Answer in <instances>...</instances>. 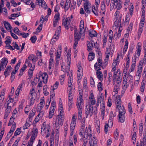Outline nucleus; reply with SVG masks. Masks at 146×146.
<instances>
[{"label": "nucleus", "mask_w": 146, "mask_h": 146, "mask_svg": "<svg viewBox=\"0 0 146 146\" xmlns=\"http://www.w3.org/2000/svg\"><path fill=\"white\" fill-rule=\"evenodd\" d=\"M113 2L110 5V10L112 11L113 9H117V10L115 12L114 16L116 17H119L120 12L119 10L122 7V2L121 0H111Z\"/></svg>", "instance_id": "2"}, {"label": "nucleus", "mask_w": 146, "mask_h": 146, "mask_svg": "<svg viewBox=\"0 0 146 146\" xmlns=\"http://www.w3.org/2000/svg\"><path fill=\"white\" fill-rule=\"evenodd\" d=\"M127 74L125 75L123 78V84H124V86H125V85L127 84V82L128 81V77H127Z\"/></svg>", "instance_id": "53"}, {"label": "nucleus", "mask_w": 146, "mask_h": 146, "mask_svg": "<svg viewBox=\"0 0 146 146\" xmlns=\"http://www.w3.org/2000/svg\"><path fill=\"white\" fill-rule=\"evenodd\" d=\"M137 57L135 54L132 58V64L131 67L129 71V72L131 73L134 70L135 67V64L136 63V59Z\"/></svg>", "instance_id": "13"}, {"label": "nucleus", "mask_w": 146, "mask_h": 146, "mask_svg": "<svg viewBox=\"0 0 146 146\" xmlns=\"http://www.w3.org/2000/svg\"><path fill=\"white\" fill-rule=\"evenodd\" d=\"M137 54L138 56H139L140 55V52L141 50V47L140 45V43L139 42L137 44Z\"/></svg>", "instance_id": "34"}, {"label": "nucleus", "mask_w": 146, "mask_h": 146, "mask_svg": "<svg viewBox=\"0 0 146 146\" xmlns=\"http://www.w3.org/2000/svg\"><path fill=\"white\" fill-rule=\"evenodd\" d=\"M141 146H146V129L144 133V137L141 141Z\"/></svg>", "instance_id": "30"}, {"label": "nucleus", "mask_w": 146, "mask_h": 146, "mask_svg": "<svg viewBox=\"0 0 146 146\" xmlns=\"http://www.w3.org/2000/svg\"><path fill=\"white\" fill-rule=\"evenodd\" d=\"M143 27L139 26V28L138 29V32H137V34H138V38H139L140 37L141 35V33L142 32L143 30Z\"/></svg>", "instance_id": "42"}, {"label": "nucleus", "mask_w": 146, "mask_h": 146, "mask_svg": "<svg viewBox=\"0 0 146 146\" xmlns=\"http://www.w3.org/2000/svg\"><path fill=\"white\" fill-rule=\"evenodd\" d=\"M77 78L79 80H81L83 75V72L77 70Z\"/></svg>", "instance_id": "52"}, {"label": "nucleus", "mask_w": 146, "mask_h": 146, "mask_svg": "<svg viewBox=\"0 0 146 146\" xmlns=\"http://www.w3.org/2000/svg\"><path fill=\"white\" fill-rule=\"evenodd\" d=\"M31 122H30L29 123V122H27V121L26 122V123L23 126V129H28L30 126V123Z\"/></svg>", "instance_id": "59"}, {"label": "nucleus", "mask_w": 146, "mask_h": 146, "mask_svg": "<svg viewBox=\"0 0 146 146\" xmlns=\"http://www.w3.org/2000/svg\"><path fill=\"white\" fill-rule=\"evenodd\" d=\"M98 8V6L96 5L93 6L92 7V12L96 16H98V15L99 10Z\"/></svg>", "instance_id": "31"}, {"label": "nucleus", "mask_w": 146, "mask_h": 146, "mask_svg": "<svg viewBox=\"0 0 146 146\" xmlns=\"http://www.w3.org/2000/svg\"><path fill=\"white\" fill-rule=\"evenodd\" d=\"M125 44L123 51V52L124 53H125L126 52L128 47V41L127 40L125 41Z\"/></svg>", "instance_id": "50"}, {"label": "nucleus", "mask_w": 146, "mask_h": 146, "mask_svg": "<svg viewBox=\"0 0 146 146\" xmlns=\"http://www.w3.org/2000/svg\"><path fill=\"white\" fill-rule=\"evenodd\" d=\"M95 57V54L93 52H91L88 55V60L91 61L94 59Z\"/></svg>", "instance_id": "46"}, {"label": "nucleus", "mask_w": 146, "mask_h": 146, "mask_svg": "<svg viewBox=\"0 0 146 146\" xmlns=\"http://www.w3.org/2000/svg\"><path fill=\"white\" fill-rule=\"evenodd\" d=\"M70 0H66L64 7V8L66 10H67L70 7Z\"/></svg>", "instance_id": "38"}, {"label": "nucleus", "mask_w": 146, "mask_h": 146, "mask_svg": "<svg viewBox=\"0 0 146 146\" xmlns=\"http://www.w3.org/2000/svg\"><path fill=\"white\" fill-rule=\"evenodd\" d=\"M99 104H100L102 119L103 120L104 119L105 114V105L104 96L102 94H100L98 95L96 104V107H98Z\"/></svg>", "instance_id": "1"}, {"label": "nucleus", "mask_w": 146, "mask_h": 146, "mask_svg": "<svg viewBox=\"0 0 146 146\" xmlns=\"http://www.w3.org/2000/svg\"><path fill=\"white\" fill-rule=\"evenodd\" d=\"M121 101L120 97L119 96L116 98V110L119 111L118 115L125 114V110L123 106L121 105Z\"/></svg>", "instance_id": "4"}, {"label": "nucleus", "mask_w": 146, "mask_h": 146, "mask_svg": "<svg viewBox=\"0 0 146 146\" xmlns=\"http://www.w3.org/2000/svg\"><path fill=\"white\" fill-rule=\"evenodd\" d=\"M118 73L119 74H120V72L119 71V70L118 69L116 72H114V74L113 75V81H115V80H117L116 79V76L117 74V73Z\"/></svg>", "instance_id": "58"}, {"label": "nucleus", "mask_w": 146, "mask_h": 146, "mask_svg": "<svg viewBox=\"0 0 146 146\" xmlns=\"http://www.w3.org/2000/svg\"><path fill=\"white\" fill-rule=\"evenodd\" d=\"M61 29L60 26L58 27L56 30V31L55 34L53 36V38H54L55 39L57 40L59 38V35L60 33Z\"/></svg>", "instance_id": "22"}, {"label": "nucleus", "mask_w": 146, "mask_h": 146, "mask_svg": "<svg viewBox=\"0 0 146 146\" xmlns=\"http://www.w3.org/2000/svg\"><path fill=\"white\" fill-rule=\"evenodd\" d=\"M22 86L23 84H21L19 85L18 87L17 88V89L15 92L16 95L17 96H18L19 95L20 91L22 88Z\"/></svg>", "instance_id": "47"}, {"label": "nucleus", "mask_w": 146, "mask_h": 146, "mask_svg": "<svg viewBox=\"0 0 146 146\" xmlns=\"http://www.w3.org/2000/svg\"><path fill=\"white\" fill-rule=\"evenodd\" d=\"M64 119V117L60 116V115L59 114L57 116L55 123H57L60 124V126H61L63 124Z\"/></svg>", "instance_id": "18"}, {"label": "nucleus", "mask_w": 146, "mask_h": 146, "mask_svg": "<svg viewBox=\"0 0 146 146\" xmlns=\"http://www.w3.org/2000/svg\"><path fill=\"white\" fill-rule=\"evenodd\" d=\"M15 73H16L14 71H13L11 73V82H12L15 78Z\"/></svg>", "instance_id": "64"}, {"label": "nucleus", "mask_w": 146, "mask_h": 146, "mask_svg": "<svg viewBox=\"0 0 146 146\" xmlns=\"http://www.w3.org/2000/svg\"><path fill=\"white\" fill-rule=\"evenodd\" d=\"M65 76V74H63L60 76H59V79L60 81V84L62 85L63 83V82L64 80V77Z\"/></svg>", "instance_id": "51"}, {"label": "nucleus", "mask_w": 146, "mask_h": 146, "mask_svg": "<svg viewBox=\"0 0 146 146\" xmlns=\"http://www.w3.org/2000/svg\"><path fill=\"white\" fill-rule=\"evenodd\" d=\"M12 67L11 66H8L6 68L4 72V74L5 77H7L9 75L10 70L11 69Z\"/></svg>", "instance_id": "32"}, {"label": "nucleus", "mask_w": 146, "mask_h": 146, "mask_svg": "<svg viewBox=\"0 0 146 146\" xmlns=\"http://www.w3.org/2000/svg\"><path fill=\"white\" fill-rule=\"evenodd\" d=\"M142 69L143 67L139 66H138V70H137V73L138 75L139 76L141 75Z\"/></svg>", "instance_id": "54"}, {"label": "nucleus", "mask_w": 146, "mask_h": 146, "mask_svg": "<svg viewBox=\"0 0 146 146\" xmlns=\"http://www.w3.org/2000/svg\"><path fill=\"white\" fill-rule=\"evenodd\" d=\"M16 128V123H14V124L12 126L11 128L10 131L9 133H8L6 138H9L12 135L13 133V131H14Z\"/></svg>", "instance_id": "21"}, {"label": "nucleus", "mask_w": 146, "mask_h": 146, "mask_svg": "<svg viewBox=\"0 0 146 146\" xmlns=\"http://www.w3.org/2000/svg\"><path fill=\"white\" fill-rule=\"evenodd\" d=\"M71 50H68L67 52V64L66 66V72L67 73L69 72L70 69V64L71 61V55L70 54Z\"/></svg>", "instance_id": "10"}, {"label": "nucleus", "mask_w": 146, "mask_h": 146, "mask_svg": "<svg viewBox=\"0 0 146 146\" xmlns=\"http://www.w3.org/2000/svg\"><path fill=\"white\" fill-rule=\"evenodd\" d=\"M143 123H141L139 124V133H140L141 135H142V131L143 130Z\"/></svg>", "instance_id": "56"}, {"label": "nucleus", "mask_w": 146, "mask_h": 146, "mask_svg": "<svg viewBox=\"0 0 146 146\" xmlns=\"http://www.w3.org/2000/svg\"><path fill=\"white\" fill-rule=\"evenodd\" d=\"M3 23L5 28L8 31L10 32L11 31V29L12 27L9 23L6 21H4Z\"/></svg>", "instance_id": "27"}, {"label": "nucleus", "mask_w": 146, "mask_h": 146, "mask_svg": "<svg viewBox=\"0 0 146 146\" xmlns=\"http://www.w3.org/2000/svg\"><path fill=\"white\" fill-rule=\"evenodd\" d=\"M8 62V61L7 58H4L1 59L0 65L3 69L5 68Z\"/></svg>", "instance_id": "17"}, {"label": "nucleus", "mask_w": 146, "mask_h": 146, "mask_svg": "<svg viewBox=\"0 0 146 146\" xmlns=\"http://www.w3.org/2000/svg\"><path fill=\"white\" fill-rule=\"evenodd\" d=\"M90 146H97V141L95 137H93L89 141Z\"/></svg>", "instance_id": "23"}, {"label": "nucleus", "mask_w": 146, "mask_h": 146, "mask_svg": "<svg viewBox=\"0 0 146 146\" xmlns=\"http://www.w3.org/2000/svg\"><path fill=\"white\" fill-rule=\"evenodd\" d=\"M73 97L72 96L69 98V100L68 101V111H70L71 109L72 108V105L73 104L72 99Z\"/></svg>", "instance_id": "33"}, {"label": "nucleus", "mask_w": 146, "mask_h": 146, "mask_svg": "<svg viewBox=\"0 0 146 146\" xmlns=\"http://www.w3.org/2000/svg\"><path fill=\"white\" fill-rule=\"evenodd\" d=\"M101 7V9L102 11V17L101 19V20L103 22V23H104V15H105V12L106 11V6L104 1H102Z\"/></svg>", "instance_id": "14"}, {"label": "nucleus", "mask_w": 146, "mask_h": 146, "mask_svg": "<svg viewBox=\"0 0 146 146\" xmlns=\"http://www.w3.org/2000/svg\"><path fill=\"white\" fill-rule=\"evenodd\" d=\"M48 77V76L47 74L45 72H44L42 74L41 76H39V78H41L43 80V82L46 84L47 82Z\"/></svg>", "instance_id": "20"}, {"label": "nucleus", "mask_w": 146, "mask_h": 146, "mask_svg": "<svg viewBox=\"0 0 146 146\" xmlns=\"http://www.w3.org/2000/svg\"><path fill=\"white\" fill-rule=\"evenodd\" d=\"M109 58H106V57L105 59H104V63H103V65L104 67H105L107 65L108 61V59Z\"/></svg>", "instance_id": "63"}, {"label": "nucleus", "mask_w": 146, "mask_h": 146, "mask_svg": "<svg viewBox=\"0 0 146 146\" xmlns=\"http://www.w3.org/2000/svg\"><path fill=\"white\" fill-rule=\"evenodd\" d=\"M40 102L39 104L42 106L43 107L45 103L44 97H41L40 99Z\"/></svg>", "instance_id": "49"}, {"label": "nucleus", "mask_w": 146, "mask_h": 146, "mask_svg": "<svg viewBox=\"0 0 146 146\" xmlns=\"http://www.w3.org/2000/svg\"><path fill=\"white\" fill-rule=\"evenodd\" d=\"M74 45H77L78 44V41L80 39H81V38L80 37H79L78 36H75L74 37Z\"/></svg>", "instance_id": "48"}, {"label": "nucleus", "mask_w": 146, "mask_h": 146, "mask_svg": "<svg viewBox=\"0 0 146 146\" xmlns=\"http://www.w3.org/2000/svg\"><path fill=\"white\" fill-rule=\"evenodd\" d=\"M125 114L118 115V117L119 118V121L120 122L123 123L125 120Z\"/></svg>", "instance_id": "39"}, {"label": "nucleus", "mask_w": 146, "mask_h": 146, "mask_svg": "<svg viewBox=\"0 0 146 146\" xmlns=\"http://www.w3.org/2000/svg\"><path fill=\"white\" fill-rule=\"evenodd\" d=\"M76 106L78 110V118L79 120H80L82 118V109L84 107L83 99L77 98Z\"/></svg>", "instance_id": "5"}, {"label": "nucleus", "mask_w": 146, "mask_h": 146, "mask_svg": "<svg viewBox=\"0 0 146 146\" xmlns=\"http://www.w3.org/2000/svg\"><path fill=\"white\" fill-rule=\"evenodd\" d=\"M97 61L98 64L97 63V66L98 67V66H99V67L100 68V67H102L103 69H104V67L103 65V63H102V60L101 59L99 58L98 59Z\"/></svg>", "instance_id": "43"}, {"label": "nucleus", "mask_w": 146, "mask_h": 146, "mask_svg": "<svg viewBox=\"0 0 146 146\" xmlns=\"http://www.w3.org/2000/svg\"><path fill=\"white\" fill-rule=\"evenodd\" d=\"M91 4L88 0H86L84 3V7L85 11L88 13H90L91 12L90 9L91 7Z\"/></svg>", "instance_id": "12"}, {"label": "nucleus", "mask_w": 146, "mask_h": 146, "mask_svg": "<svg viewBox=\"0 0 146 146\" xmlns=\"http://www.w3.org/2000/svg\"><path fill=\"white\" fill-rule=\"evenodd\" d=\"M97 108L96 106L93 107V106L86 105L85 109L86 117L87 118L89 115L90 117L92 116L93 113H94L95 115H96L97 113Z\"/></svg>", "instance_id": "6"}, {"label": "nucleus", "mask_w": 146, "mask_h": 146, "mask_svg": "<svg viewBox=\"0 0 146 146\" xmlns=\"http://www.w3.org/2000/svg\"><path fill=\"white\" fill-rule=\"evenodd\" d=\"M97 62H96L94 65L95 69L97 70L96 72V74L98 78L100 81L102 82V81L103 79V75L102 72L100 71V67L97 66Z\"/></svg>", "instance_id": "9"}, {"label": "nucleus", "mask_w": 146, "mask_h": 146, "mask_svg": "<svg viewBox=\"0 0 146 146\" xmlns=\"http://www.w3.org/2000/svg\"><path fill=\"white\" fill-rule=\"evenodd\" d=\"M89 35L91 37H96L97 35V33L95 31L90 30L89 31Z\"/></svg>", "instance_id": "35"}, {"label": "nucleus", "mask_w": 146, "mask_h": 146, "mask_svg": "<svg viewBox=\"0 0 146 146\" xmlns=\"http://www.w3.org/2000/svg\"><path fill=\"white\" fill-rule=\"evenodd\" d=\"M85 31L84 28H80L79 33L76 35V36H78L79 37H80L81 40H83L85 36Z\"/></svg>", "instance_id": "15"}, {"label": "nucleus", "mask_w": 146, "mask_h": 146, "mask_svg": "<svg viewBox=\"0 0 146 146\" xmlns=\"http://www.w3.org/2000/svg\"><path fill=\"white\" fill-rule=\"evenodd\" d=\"M73 16L71 15L70 17H67L65 21L63 20L62 24L67 29H68L70 27L71 22L72 20Z\"/></svg>", "instance_id": "8"}, {"label": "nucleus", "mask_w": 146, "mask_h": 146, "mask_svg": "<svg viewBox=\"0 0 146 146\" xmlns=\"http://www.w3.org/2000/svg\"><path fill=\"white\" fill-rule=\"evenodd\" d=\"M60 19V15L59 14H56L54 17L53 23V26L54 27H55L57 24V22Z\"/></svg>", "instance_id": "19"}, {"label": "nucleus", "mask_w": 146, "mask_h": 146, "mask_svg": "<svg viewBox=\"0 0 146 146\" xmlns=\"http://www.w3.org/2000/svg\"><path fill=\"white\" fill-rule=\"evenodd\" d=\"M73 82V79L72 77V70L70 71L69 74V76L68 78V86H70L71 85H72Z\"/></svg>", "instance_id": "24"}, {"label": "nucleus", "mask_w": 146, "mask_h": 146, "mask_svg": "<svg viewBox=\"0 0 146 146\" xmlns=\"http://www.w3.org/2000/svg\"><path fill=\"white\" fill-rule=\"evenodd\" d=\"M110 50L109 48H107L106 51V58H109L110 54Z\"/></svg>", "instance_id": "62"}, {"label": "nucleus", "mask_w": 146, "mask_h": 146, "mask_svg": "<svg viewBox=\"0 0 146 146\" xmlns=\"http://www.w3.org/2000/svg\"><path fill=\"white\" fill-rule=\"evenodd\" d=\"M95 126L96 128V129L97 132L98 133H100V122L96 121L95 123Z\"/></svg>", "instance_id": "44"}, {"label": "nucleus", "mask_w": 146, "mask_h": 146, "mask_svg": "<svg viewBox=\"0 0 146 146\" xmlns=\"http://www.w3.org/2000/svg\"><path fill=\"white\" fill-rule=\"evenodd\" d=\"M11 109V105H7V107L5 110V112L9 114Z\"/></svg>", "instance_id": "60"}, {"label": "nucleus", "mask_w": 146, "mask_h": 146, "mask_svg": "<svg viewBox=\"0 0 146 146\" xmlns=\"http://www.w3.org/2000/svg\"><path fill=\"white\" fill-rule=\"evenodd\" d=\"M96 103V100L94 97V95L93 93L91 92H90V95L88 100V105L93 106V105H95Z\"/></svg>", "instance_id": "11"}, {"label": "nucleus", "mask_w": 146, "mask_h": 146, "mask_svg": "<svg viewBox=\"0 0 146 146\" xmlns=\"http://www.w3.org/2000/svg\"><path fill=\"white\" fill-rule=\"evenodd\" d=\"M121 17H119L118 19H117L116 21H115L114 23V25L117 28L120 27H122L121 26Z\"/></svg>", "instance_id": "25"}, {"label": "nucleus", "mask_w": 146, "mask_h": 146, "mask_svg": "<svg viewBox=\"0 0 146 146\" xmlns=\"http://www.w3.org/2000/svg\"><path fill=\"white\" fill-rule=\"evenodd\" d=\"M59 85V82H56L55 84L53 86H52L51 87V90L53 91L54 90H56L58 88Z\"/></svg>", "instance_id": "45"}, {"label": "nucleus", "mask_w": 146, "mask_h": 146, "mask_svg": "<svg viewBox=\"0 0 146 146\" xmlns=\"http://www.w3.org/2000/svg\"><path fill=\"white\" fill-rule=\"evenodd\" d=\"M87 43L88 50V51H90L92 50V47H93V43H91L90 42H88Z\"/></svg>", "instance_id": "55"}, {"label": "nucleus", "mask_w": 146, "mask_h": 146, "mask_svg": "<svg viewBox=\"0 0 146 146\" xmlns=\"http://www.w3.org/2000/svg\"><path fill=\"white\" fill-rule=\"evenodd\" d=\"M74 89L72 88V85H71L70 86H68V91L69 94L68 98H70L71 96H72L73 94Z\"/></svg>", "instance_id": "28"}, {"label": "nucleus", "mask_w": 146, "mask_h": 146, "mask_svg": "<svg viewBox=\"0 0 146 146\" xmlns=\"http://www.w3.org/2000/svg\"><path fill=\"white\" fill-rule=\"evenodd\" d=\"M91 133V127L89 125L88 128L86 127L84 132V131H82V130H80L79 134L83 139H89L92 136Z\"/></svg>", "instance_id": "3"}, {"label": "nucleus", "mask_w": 146, "mask_h": 146, "mask_svg": "<svg viewBox=\"0 0 146 146\" xmlns=\"http://www.w3.org/2000/svg\"><path fill=\"white\" fill-rule=\"evenodd\" d=\"M122 77L120 76L118 77L117 80L113 81V84L114 85L120 86Z\"/></svg>", "instance_id": "29"}, {"label": "nucleus", "mask_w": 146, "mask_h": 146, "mask_svg": "<svg viewBox=\"0 0 146 146\" xmlns=\"http://www.w3.org/2000/svg\"><path fill=\"white\" fill-rule=\"evenodd\" d=\"M5 89H3L1 92L0 95V104H1L3 102L5 98Z\"/></svg>", "instance_id": "26"}, {"label": "nucleus", "mask_w": 146, "mask_h": 146, "mask_svg": "<svg viewBox=\"0 0 146 146\" xmlns=\"http://www.w3.org/2000/svg\"><path fill=\"white\" fill-rule=\"evenodd\" d=\"M41 133L42 135H46L47 137H49L50 132V127L48 124L45 122L43 123L41 129Z\"/></svg>", "instance_id": "7"}, {"label": "nucleus", "mask_w": 146, "mask_h": 146, "mask_svg": "<svg viewBox=\"0 0 146 146\" xmlns=\"http://www.w3.org/2000/svg\"><path fill=\"white\" fill-rule=\"evenodd\" d=\"M146 64V55L145 58H144L142 60H141L140 62L139 66L143 67V66H145Z\"/></svg>", "instance_id": "36"}, {"label": "nucleus", "mask_w": 146, "mask_h": 146, "mask_svg": "<svg viewBox=\"0 0 146 146\" xmlns=\"http://www.w3.org/2000/svg\"><path fill=\"white\" fill-rule=\"evenodd\" d=\"M43 93L45 96H47L49 94V92L47 91V87L46 86H44L43 88Z\"/></svg>", "instance_id": "57"}, {"label": "nucleus", "mask_w": 146, "mask_h": 146, "mask_svg": "<svg viewBox=\"0 0 146 146\" xmlns=\"http://www.w3.org/2000/svg\"><path fill=\"white\" fill-rule=\"evenodd\" d=\"M85 117L82 119V122L81 124V129L80 130H82V131H84V129L85 128Z\"/></svg>", "instance_id": "37"}, {"label": "nucleus", "mask_w": 146, "mask_h": 146, "mask_svg": "<svg viewBox=\"0 0 146 146\" xmlns=\"http://www.w3.org/2000/svg\"><path fill=\"white\" fill-rule=\"evenodd\" d=\"M54 109L53 107H50V109L49 117L50 118L52 117L54 114Z\"/></svg>", "instance_id": "40"}, {"label": "nucleus", "mask_w": 146, "mask_h": 146, "mask_svg": "<svg viewBox=\"0 0 146 146\" xmlns=\"http://www.w3.org/2000/svg\"><path fill=\"white\" fill-rule=\"evenodd\" d=\"M76 123L71 122L70 123V131L71 132V135L73 133V132H74L76 126Z\"/></svg>", "instance_id": "41"}, {"label": "nucleus", "mask_w": 146, "mask_h": 146, "mask_svg": "<svg viewBox=\"0 0 146 146\" xmlns=\"http://www.w3.org/2000/svg\"><path fill=\"white\" fill-rule=\"evenodd\" d=\"M38 133V129L34 127L32 131V135L36 136Z\"/></svg>", "instance_id": "61"}, {"label": "nucleus", "mask_w": 146, "mask_h": 146, "mask_svg": "<svg viewBox=\"0 0 146 146\" xmlns=\"http://www.w3.org/2000/svg\"><path fill=\"white\" fill-rule=\"evenodd\" d=\"M74 132H73L72 134L71 135V132L70 133V136L69 137L70 142H73L74 140V144H76L77 140V135L75 134L73 135Z\"/></svg>", "instance_id": "16"}]
</instances>
